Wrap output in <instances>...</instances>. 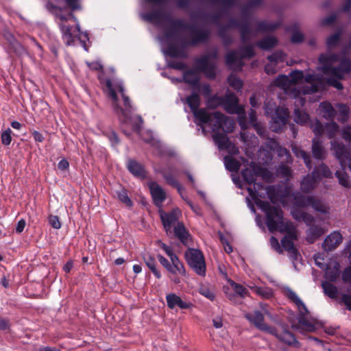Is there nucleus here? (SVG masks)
<instances>
[{"label": "nucleus", "instance_id": "nucleus-43", "mask_svg": "<svg viewBox=\"0 0 351 351\" xmlns=\"http://www.w3.org/2000/svg\"><path fill=\"white\" fill-rule=\"evenodd\" d=\"M251 289L257 295L264 298H269L272 296L271 289L268 287H252Z\"/></svg>", "mask_w": 351, "mask_h": 351}, {"label": "nucleus", "instance_id": "nucleus-18", "mask_svg": "<svg viewBox=\"0 0 351 351\" xmlns=\"http://www.w3.org/2000/svg\"><path fill=\"white\" fill-rule=\"evenodd\" d=\"M245 317L252 323L257 328L267 332H273V328L264 323V315L258 311L247 313Z\"/></svg>", "mask_w": 351, "mask_h": 351}, {"label": "nucleus", "instance_id": "nucleus-34", "mask_svg": "<svg viewBox=\"0 0 351 351\" xmlns=\"http://www.w3.org/2000/svg\"><path fill=\"white\" fill-rule=\"evenodd\" d=\"M226 168L232 172H237L241 167V163L232 156H226L223 158Z\"/></svg>", "mask_w": 351, "mask_h": 351}, {"label": "nucleus", "instance_id": "nucleus-51", "mask_svg": "<svg viewBox=\"0 0 351 351\" xmlns=\"http://www.w3.org/2000/svg\"><path fill=\"white\" fill-rule=\"evenodd\" d=\"M277 173L281 177L285 178L287 180H289L292 176L291 169L285 165H280L277 170Z\"/></svg>", "mask_w": 351, "mask_h": 351}, {"label": "nucleus", "instance_id": "nucleus-60", "mask_svg": "<svg viewBox=\"0 0 351 351\" xmlns=\"http://www.w3.org/2000/svg\"><path fill=\"white\" fill-rule=\"evenodd\" d=\"M49 223L55 229H60L62 226V223L60 221V219L56 215H49L48 217Z\"/></svg>", "mask_w": 351, "mask_h": 351}, {"label": "nucleus", "instance_id": "nucleus-22", "mask_svg": "<svg viewBox=\"0 0 351 351\" xmlns=\"http://www.w3.org/2000/svg\"><path fill=\"white\" fill-rule=\"evenodd\" d=\"M167 306L173 309L175 307L178 306L181 309H188L193 306L191 302L183 300L180 296L175 293H169L166 296Z\"/></svg>", "mask_w": 351, "mask_h": 351}, {"label": "nucleus", "instance_id": "nucleus-63", "mask_svg": "<svg viewBox=\"0 0 351 351\" xmlns=\"http://www.w3.org/2000/svg\"><path fill=\"white\" fill-rule=\"evenodd\" d=\"M341 302L351 311V296L348 294H343L341 298Z\"/></svg>", "mask_w": 351, "mask_h": 351}, {"label": "nucleus", "instance_id": "nucleus-37", "mask_svg": "<svg viewBox=\"0 0 351 351\" xmlns=\"http://www.w3.org/2000/svg\"><path fill=\"white\" fill-rule=\"evenodd\" d=\"M322 286L326 295L332 299L337 298L338 290L336 286L326 281L323 282Z\"/></svg>", "mask_w": 351, "mask_h": 351}, {"label": "nucleus", "instance_id": "nucleus-26", "mask_svg": "<svg viewBox=\"0 0 351 351\" xmlns=\"http://www.w3.org/2000/svg\"><path fill=\"white\" fill-rule=\"evenodd\" d=\"M319 109L324 119L333 121L337 114V111L330 103L328 101L320 103Z\"/></svg>", "mask_w": 351, "mask_h": 351}, {"label": "nucleus", "instance_id": "nucleus-44", "mask_svg": "<svg viewBox=\"0 0 351 351\" xmlns=\"http://www.w3.org/2000/svg\"><path fill=\"white\" fill-rule=\"evenodd\" d=\"M223 97L214 95L207 99L206 106L208 108L215 109L219 106H222Z\"/></svg>", "mask_w": 351, "mask_h": 351}, {"label": "nucleus", "instance_id": "nucleus-35", "mask_svg": "<svg viewBox=\"0 0 351 351\" xmlns=\"http://www.w3.org/2000/svg\"><path fill=\"white\" fill-rule=\"evenodd\" d=\"M278 43L275 37L268 36L256 43V45L264 50H269L274 47Z\"/></svg>", "mask_w": 351, "mask_h": 351}, {"label": "nucleus", "instance_id": "nucleus-64", "mask_svg": "<svg viewBox=\"0 0 351 351\" xmlns=\"http://www.w3.org/2000/svg\"><path fill=\"white\" fill-rule=\"evenodd\" d=\"M343 280L346 282H351V267L346 269L342 276Z\"/></svg>", "mask_w": 351, "mask_h": 351}, {"label": "nucleus", "instance_id": "nucleus-14", "mask_svg": "<svg viewBox=\"0 0 351 351\" xmlns=\"http://www.w3.org/2000/svg\"><path fill=\"white\" fill-rule=\"evenodd\" d=\"M211 118L207 123H210L212 126L213 132H217L221 129L225 132H231L234 128V122L229 117L225 116L220 112H215L210 113Z\"/></svg>", "mask_w": 351, "mask_h": 351}, {"label": "nucleus", "instance_id": "nucleus-45", "mask_svg": "<svg viewBox=\"0 0 351 351\" xmlns=\"http://www.w3.org/2000/svg\"><path fill=\"white\" fill-rule=\"evenodd\" d=\"M335 175L341 186L346 188H350L351 186L348 180V176L344 171H337Z\"/></svg>", "mask_w": 351, "mask_h": 351}, {"label": "nucleus", "instance_id": "nucleus-61", "mask_svg": "<svg viewBox=\"0 0 351 351\" xmlns=\"http://www.w3.org/2000/svg\"><path fill=\"white\" fill-rule=\"evenodd\" d=\"M269 242H270L271 247L276 252H277L279 254H282L283 253V249L280 246L278 239L276 237H271L270 240H269Z\"/></svg>", "mask_w": 351, "mask_h": 351}, {"label": "nucleus", "instance_id": "nucleus-39", "mask_svg": "<svg viewBox=\"0 0 351 351\" xmlns=\"http://www.w3.org/2000/svg\"><path fill=\"white\" fill-rule=\"evenodd\" d=\"M292 151L297 157L302 158L304 160L307 167L309 169L311 167L310 156L305 151L296 146L292 147Z\"/></svg>", "mask_w": 351, "mask_h": 351}, {"label": "nucleus", "instance_id": "nucleus-24", "mask_svg": "<svg viewBox=\"0 0 351 351\" xmlns=\"http://www.w3.org/2000/svg\"><path fill=\"white\" fill-rule=\"evenodd\" d=\"M268 145L271 150L276 151L278 157L284 158L282 162H292L293 160L289 152L286 148L280 146L275 140L270 139L268 141Z\"/></svg>", "mask_w": 351, "mask_h": 351}, {"label": "nucleus", "instance_id": "nucleus-25", "mask_svg": "<svg viewBox=\"0 0 351 351\" xmlns=\"http://www.w3.org/2000/svg\"><path fill=\"white\" fill-rule=\"evenodd\" d=\"M257 164L252 162L250 164V167L245 168L241 171V175L244 180L249 184L254 183L258 176L256 171Z\"/></svg>", "mask_w": 351, "mask_h": 351}, {"label": "nucleus", "instance_id": "nucleus-28", "mask_svg": "<svg viewBox=\"0 0 351 351\" xmlns=\"http://www.w3.org/2000/svg\"><path fill=\"white\" fill-rule=\"evenodd\" d=\"M128 169L134 176L140 178L145 177V171L143 167L135 160H130L128 161Z\"/></svg>", "mask_w": 351, "mask_h": 351}, {"label": "nucleus", "instance_id": "nucleus-13", "mask_svg": "<svg viewBox=\"0 0 351 351\" xmlns=\"http://www.w3.org/2000/svg\"><path fill=\"white\" fill-rule=\"evenodd\" d=\"M239 100L234 94H228L223 98V107L230 114H237L239 116V123L242 128L245 127V113L243 106H239Z\"/></svg>", "mask_w": 351, "mask_h": 351}, {"label": "nucleus", "instance_id": "nucleus-52", "mask_svg": "<svg viewBox=\"0 0 351 351\" xmlns=\"http://www.w3.org/2000/svg\"><path fill=\"white\" fill-rule=\"evenodd\" d=\"M310 127L317 136L322 135L324 132L323 125L317 119L310 123Z\"/></svg>", "mask_w": 351, "mask_h": 351}, {"label": "nucleus", "instance_id": "nucleus-3", "mask_svg": "<svg viewBox=\"0 0 351 351\" xmlns=\"http://www.w3.org/2000/svg\"><path fill=\"white\" fill-rule=\"evenodd\" d=\"M257 205L266 215L265 223L270 232L287 234L281 241L282 248L287 252L295 248L293 242L298 239V231L292 222L284 221L281 208L271 206L268 202L260 201Z\"/></svg>", "mask_w": 351, "mask_h": 351}, {"label": "nucleus", "instance_id": "nucleus-42", "mask_svg": "<svg viewBox=\"0 0 351 351\" xmlns=\"http://www.w3.org/2000/svg\"><path fill=\"white\" fill-rule=\"evenodd\" d=\"M339 111L338 119L342 123H345L349 118V108L346 104H339L337 105Z\"/></svg>", "mask_w": 351, "mask_h": 351}, {"label": "nucleus", "instance_id": "nucleus-19", "mask_svg": "<svg viewBox=\"0 0 351 351\" xmlns=\"http://www.w3.org/2000/svg\"><path fill=\"white\" fill-rule=\"evenodd\" d=\"M148 186L155 205L162 209V204L166 199L165 191L155 182H149Z\"/></svg>", "mask_w": 351, "mask_h": 351}, {"label": "nucleus", "instance_id": "nucleus-12", "mask_svg": "<svg viewBox=\"0 0 351 351\" xmlns=\"http://www.w3.org/2000/svg\"><path fill=\"white\" fill-rule=\"evenodd\" d=\"M254 55L252 45H248L241 48L239 51H232L229 52L226 58L228 66L233 69H241L243 66V58H250Z\"/></svg>", "mask_w": 351, "mask_h": 351}, {"label": "nucleus", "instance_id": "nucleus-40", "mask_svg": "<svg viewBox=\"0 0 351 351\" xmlns=\"http://www.w3.org/2000/svg\"><path fill=\"white\" fill-rule=\"evenodd\" d=\"M192 35L193 39L189 43L191 45H195L198 43L204 41L208 36L206 32L202 30H194L192 32Z\"/></svg>", "mask_w": 351, "mask_h": 351}, {"label": "nucleus", "instance_id": "nucleus-20", "mask_svg": "<svg viewBox=\"0 0 351 351\" xmlns=\"http://www.w3.org/2000/svg\"><path fill=\"white\" fill-rule=\"evenodd\" d=\"M317 171L313 170L311 175H307L304 177L300 183V188L304 193H310L317 186L321 180V178L317 176Z\"/></svg>", "mask_w": 351, "mask_h": 351}, {"label": "nucleus", "instance_id": "nucleus-30", "mask_svg": "<svg viewBox=\"0 0 351 351\" xmlns=\"http://www.w3.org/2000/svg\"><path fill=\"white\" fill-rule=\"evenodd\" d=\"M324 233V230L319 226L311 225L307 231L306 239L310 243H313L315 239L319 238Z\"/></svg>", "mask_w": 351, "mask_h": 351}, {"label": "nucleus", "instance_id": "nucleus-15", "mask_svg": "<svg viewBox=\"0 0 351 351\" xmlns=\"http://www.w3.org/2000/svg\"><path fill=\"white\" fill-rule=\"evenodd\" d=\"M159 214L167 234H171L172 228L180 222L179 219L182 215L181 211L178 208H174L171 212L166 213L160 209Z\"/></svg>", "mask_w": 351, "mask_h": 351}, {"label": "nucleus", "instance_id": "nucleus-9", "mask_svg": "<svg viewBox=\"0 0 351 351\" xmlns=\"http://www.w3.org/2000/svg\"><path fill=\"white\" fill-rule=\"evenodd\" d=\"M187 264L200 276H205L206 271V262L203 253L194 248H189L184 253Z\"/></svg>", "mask_w": 351, "mask_h": 351}, {"label": "nucleus", "instance_id": "nucleus-50", "mask_svg": "<svg viewBox=\"0 0 351 351\" xmlns=\"http://www.w3.org/2000/svg\"><path fill=\"white\" fill-rule=\"evenodd\" d=\"M314 170L317 171V176L320 177L321 178L322 177L325 178H331L332 177V172L329 169V168L325 165L324 164H322L318 167L315 168Z\"/></svg>", "mask_w": 351, "mask_h": 351}, {"label": "nucleus", "instance_id": "nucleus-38", "mask_svg": "<svg viewBox=\"0 0 351 351\" xmlns=\"http://www.w3.org/2000/svg\"><path fill=\"white\" fill-rule=\"evenodd\" d=\"M294 121L301 125H304L308 123L309 116L308 114L299 108L294 110Z\"/></svg>", "mask_w": 351, "mask_h": 351}, {"label": "nucleus", "instance_id": "nucleus-11", "mask_svg": "<svg viewBox=\"0 0 351 351\" xmlns=\"http://www.w3.org/2000/svg\"><path fill=\"white\" fill-rule=\"evenodd\" d=\"M186 102L191 108L195 119L199 122L197 123L198 125L202 128V131L205 130L203 124L207 123L211 115L205 108H198L200 105V97L197 93H193L186 98Z\"/></svg>", "mask_w": 351, "mask_h": 351}, {"label": "nucleus", "instance_id": "nucleus-8", "mask_svg": "<svg viewBox=\"0 0 351 351\" xmlns=\"http://www.w3.org/2000/svg\"><path fill=\"white\" fill-rule=\"evenodd\" d=\"M265 111L267 115H271L272 121L270 124V128L274 132H279L286 124L289 117V112L285 107H278L270 101H267L265 105Z\"/></svg>", "mask_w": 351, "mask_h": 351}, {"label": "nucleus", "instance_id": "nucleus-29", "mask_svg": "<svg viewBox=\"0 0 351 351\" xmlns=\"http://www.w3.org/2000/svg\"><path fill=\"white\" fill-rule=\"evenodd\" d=\"M143 258L146 264V265L149 267V269L152 271L154 275L158 278H161V274L159 270L156 268V261L154 256L151 255L149 253H145L143 256Z\"/></svg>", "mask_w": 351, "mask_h": 351}, {"label": "nucleus", "instance_id": "nucleus-47", "mask_svg": "<svg viewBox=\"0 0 351 351\" xmlns=\"http://www.w3.org/2000/svg\"><path fill=\"white\" fill-rule=\"evenodd\" d=\"M279 25L278 23H271L267 21H261L257 24L258 31H272L276 29Z\"/></svg>", "mask_w": 351, "mask_h": 351}, {"label": "nucleus", "instance_id": "nucleus-31", "mask_svg": "<svg viewBox=\"0 0 351 351\" xmlns=\"http://www.w3.org/2000/svg\"><path fill=\"white\" fill-rule=\"evenodd\" d=\"M213 135V139L220 149H228L231 143L228 138L223 134L215 132Z\"/></svg>", "mask_w": 351, "mask_h": 351}, {"label": "nucleus", "instance_id": "nucleus-55", "mask_svg": "<svg viewBox=\"0 0 351 351\" xmlns=\"http://www.w3.org/2000/svg\"><path fill=\"white\" fill-rule=\"evenodd\" d=\"M341 34L337 32L330 36L327 40V46L329 49L333 48L337 45L340 40Z\"/></svg>", "mask_w": 351, "mask_h": 351}, {"label": "nucleus", "instance_id": "nucleus-16", "mask_svg": "<svg viewBox=\"0 0 351 351\" xmlns=\"http://www.w3.org/2000/svg\"><path fill=\"white\" fill-rule=\"evenodd\" d=\"M158 258L160 264L166 268V269L172 274H180L182 276H186V272L184 268V266L182 263L180 261L178 258L177 257V262L174 261H171V263L169 261L165 258L162 255H158Z\"/></svg>", "mask_w": 351, "mask_h": 351}, {"label": "nucleus", "instance_id": "nucleus-58", "mask_svg": "<svg viewBox=\"0 0 351 351\" xmlns=\"http://www.w3.org/2000/svg\"><path fill=\"white\" fill-rule=\"evenodd\" d=\"M163 177L165 178L167 182L176 187L178 191H180L181 189V185L179 184V182L177 181V180L173 177L171 174H167L165 173H163Z\"/></svg>", "mask_w": 351, "mask_h": 351}, {"label": "nucleus", "instance_id": "nucleus-62", "mask_svg": "<svg viewBox=\"0 0 351 351\" xmlns=\"http://www.w3.org/2000/svg\"><path fill=\"white\" fill-rule=\"evenodd\" d=\"M199 293L210 300H213L215 298L214 293L206 287L200 288Z\"/></svg>", "mask_w": 351, "mask_h": 351}, {"label": "nucleus", "instance_id": "nucleus-21", "mask_svg": "<svg viewBox=\"0 0 351 351\" xmlns=\"http://www.w3.org/2000/svg\"><path fill=\"white\" fill-rule=\"evenodd\" d=\"M342 241L343 237L341 233L334 231L327 236L322 246L325 251H332L341 243Z\"/></svg>", "mask_w": 351, "mask_h": 351}, {"label": "nucleus", "instance_id": "nucleus-32", "mask_svg": "<svg viewBox=\"0 0 351 351\" xmlns=\"http://www.w3.org/2000/svg\"><path fill=\"white\" fill-rule=\"evenodd\" d=\"M292 216L298 221H304L307 226H311L314 221V217L309 213L306 212H301L298 210L291 211Z\"/></svg>", "mask_w": 351, "mask_h": 351}, {"label": "nucleus", "instance_id": "nucleus-56", "mask_svg": "<svg viewBox=\"0 0 351 351\" xmlns=\"http://www.w3.org/2000/svg\"><path fill=\"white\" fill-rule=\"evenodd\" d=\"M253 184H254L253 187H248L247 191H248L250 196L252 198H254L257 196H261L258 194V191L261 189H263V185L261 183H256L255 182Z\"/></svg>", "mask_w": 351, "mask_h": 351}, {"label": "nucleus", "instance_id": "nucleus-2", "mask_svg": "<svg viewBox=\"0 0 351 351\" xmlns=\"http://www.w3.org/2000/svg\"><path fill=\"white\" fill-rule=\"evenodd\" d=\"M46 8L58 19V24L65 44L69 46L74 45L75 39L80 31L77 19L72 12H68L66 14L62 12L66 8L71 11L79 10V0H48Z\"/></svg>", "mask_w": 351, "mask_h": 351}, {"label": "nucleus", "instance_id": "nucleus-7", "mask_svg": "<svg viewBox=\"0 0 351 351\" xmlns=\"http://www.w3.org/2000/svg\"><path fill=\"white\" fill-rule=\"evenodd\" d=\"M286 296L296 305L299 311L298 324L295 326V328L300 333L313 332L316 328L315 322L307 319L306 317L309 315V311L305 304L296 293L290 289L286 290Z\"/></svg>", "mask_w": 351, "mask_h": 351}, {"label": "nucleus", "instance_id": "nucleus-17", "mask_svg": "<svg viewBox=\"0 0 351 351\" xmlns=\"http://www.w3.org/2000/svg\"><path fill=\"white\" fill-rule=\"evenodd\" d=\"M273 330L274 332L269 333L275 336L280 341L282 342L283 343L295 348H300L301 347V343L296 339L294 335L289 330H285L280 332H278L274 328H273Z\"/></svg>", "mask_w": 351, "mask_h": 351}, {"label": "nucleus", "instance_id": "nucleus-6", "mask_svg": "<svg viewBox=\"0 0 351 351\" xmlns=\"http://www.w3.org/2000/svg\"><path fill=\"white\" fill-rule=\"evenodd\" d=\"M216 59V51L197 59L195 61L196 69L185 72L183 76L184 80L189 84L195 85L199 80L200 72H203L209 79L215 78Z\"/></svg>", "mask_w": 351, "mask_h": 351}, {"label": "nucleus", "instance_id": "nucleus-23", "mask_svg": "<svg viewBox=\"0 0 351 351\" xmlns=\"http://www.w3.org/2000/svg\"><path fill=\"white\" fill-rule=\"evenodd\" d=\"M269 63L265 66V71L267 74H274L276 73V64L279 62H283L285 60V54L282 51H276L272 55L267 57Z\"/></svg>", "mask_w": 351, "mask_h": 351}, {"label": "nucleus", "instance_id": "nucleus-53", "mask_svg": "<svg viewBox=\"0 0 351 351\" xmlns=\"http://www.w3.org/2000/svg\"><path fill=\"white\" fill-rule=\"evenodd\" d=\"M158 245L165 252L167 255L169 257L171 261H173L174 260V262H177L178 256L173 253L171 247L161 241L158 242Z\"/></svg>", "mask_w": 351, "mask_h": 351}, {"label": "nucleus", "instance_id": "nucleus-54", "mask_svg": "<svg viewBox=\"0 0 351 351\" xmlns=\"http://www.w3.org/2000/svg\"><path fill=\"white\" fill-rule=\"evenodd\" d=\"M256 171L258 176H261L265 180L269 181L272 178V173L269 171L258 165H257Z\"/></svg>", "mask_w": 351, "mask_h": 351}, {"label": "nucleus", "instance_id": "nucleus-59", "mask_svg": "<svg viewBox=\"0 0 351 351\" xmlns=\"http://www.w3.org/2000/svg\"><path fill=\"white\" fill-rule=\"evenodd\" d=\"M117 196L119 199L124 203L128 206H132V202L131 199L129 198L127 192L124 190L121 191L117 193Z\"/></svg>", "mask_w": 351, "mask_h": 351}, {"label": "nucleus", "instance_id": "nucleus-4", "mask_svg": "<svg viewBox=\"0 0 351 351\" xmlns=\"http://www.w3.org/2000/svg\"><path fill=\"white\" fill-rule=\"evenodd\" d=\"M106 86L108 95L112 100L114 110L121 123L130 125L134 131H138L142 126L143 119L139 115L131 116L132 105L129 97L124 93L123 86L121 84L117 86V90L121 93L123 99V107H121L119 104L115 88L113 87L110 80L106 81Z\"/></svg>", "mask_w": 351, "mask_h": 351}, {"label": "nucleus", "instance_id": "nucleus-27", "mask_svg": "<svg viewBox=\"0 0 351 351\" xmlns=\"http://www.w3.org/2000/svg\"><path fill=\"white\" fill-rule=\"evenodd\" d=\"M312 153L313 157L317 159L322 160L326 157V151L317 138H314L312 141Z\"/></svg>", "mask_w": 351, "mask_h": 351}, {"label": "nucleus", "instance_id": "nucleus-5", "mask_svg": "<svg viewBox=\"0 0 351 351\" xmlns=\"http://www.w3.org/2000/svg\"><path fill=\"white\" fill-rule=\"evenodd\" d=\"M319 60L322 64V71L324 74L339 80L343 79L351 71V61L337 54H322Z\"/></svg>", "mask_w": 351, "mask_h": 351}, {"label": "nucleus", "instance_id": "nucleus-10", "mask_svg": "<svg viewBox=\"0 0 351 351\" xmlns=\"http://www.w3.org/2000/svg\"><path fill=\"white\" fill-rule=\"evenodd\" d=\"M295 205L298 207L311 206L315 212L322 214H328L330 206L325 202L316 197L315 196H304L301 194H297L295 197Z\"/></svg>", "mask_w": 351, "mask_h": 351}, {"label": "nucleus", "instance_id": "nucleus-49", "mask_svg": "<svg viewBox=\"0 0 351 351\" xmlns=\"http://www.w3.org/2000/svg\"><path fill=\"white\" fill-rule=\"evenodd\" d=\"M228 81L229 85L235 90H239L242 88V81L239 78H238L235 75L231 74L229 76Z\"/></svg>", "mask_w": 351, "mask_h": 351}, {"label": "nucleus", "instance_id": "nucleus-57", "mask_svg": "<svg viewBox=\"0 0 351 351\" xmlns=\"http://www.w3.org/2000/svg\"><path fill=\"white\" fill-rule=\"evenodd\" d=\"M12 132L10 128H8L6 130L3 131L1 135V143L4 145H9L12 141Z\"/></svg>", "mask_w": 351, "mask_h": 351}, {"label": "nucleus", "instance_id": "nucleus-46", "mask_svg": "<svg viewBox=\"0 0 351 351\" xmlns=\"http://www.w3.org/2000/svg\"><path fill=\"white\" fill-rule=\"evenodd\" d=\"M230 285L234 291L240 297L243 298L247 295V290L241 285L232 281Z\"/></svg>", "mask_w": 351, "mask_h": 351}, {"label": "nucleus", "instance_id": "nucleus-33", "mask_svg": "<svg viewBox=\"0 0 351 351\" xmlns=\"http://www.w3.org/2000/svg\"><path fill=\"white\" fill-rule=\"evenodd\" d=\"M173 233L174 235L182 243L187 241L189 232L182 222L177 223V225L173 227Z\"/></svg>", "mask_w": 351, "mask_h": 351}, {"label": "nucleus", "instance_id": "nucleus-1", "mask_svg": "<svg viewBox=\"0 0 351 351\" xmlns=\"http://www.w3.org/2000/svg\"><path fill=\"white\" fill-rule=\"evenodd\" d=\"M274 84L284 90L289 96L295 98L297 106H303L305 95L316 93L322 85V78L315 73L304 75L302 71H292L289 76L282 75L278 76Z\"/></svg>", "mask_w": 351, "mask_h": 351}, {"label": "nucleus", "instance_id": "nucleus-41", "mask_svg": "<svg viewBox=\"0 0 351 351\" xmlns=\"http://www.w3.org/2000/svg\"><path fill=\"white\" fill-rule=\"evenodd\" d=\"M239 28L241 38L244 43H246L250 38L251 36L254 35L253 32L251 29L250 25L249 23H245L240 25Z\"/></svg>", "mask_w": 351, "mask_h": 351}, {"label": "nucleus", "instance_id": "nucleus-48", "mask_svg": "<svg viewBox=\"0 0 351 351\" xmlns=\"http://www.w3.org/2000/svg\"><path fill=\"white\" fill-rule=\"evenodd\" d=\"M326 130L328 138H331L337 134L339 130V126L335 122L330 121L326 125Z\"/></svg>", "mask_w": 351, "mask_h": 351}, {"label": "nucleus", "instance_id": "nucleus-36", "mask_svg": "<svg viewBox=\"0 0 351 351\" xmlns=\"http://www.w3.org/2000/svg\"><path fill=\"white\" fill-rule=\"evenodd\" d=\"M326 278L331 282L335 281L339 276V265L337 263H334L332 268L328 266L325 271Z\"/></svg>", "mask_w": 351, "mask_h": 351}]
</instances>
